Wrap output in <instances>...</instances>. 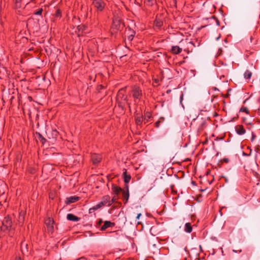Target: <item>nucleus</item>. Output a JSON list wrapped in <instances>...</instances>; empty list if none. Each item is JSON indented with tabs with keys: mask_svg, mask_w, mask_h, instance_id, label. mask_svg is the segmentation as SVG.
I'll use <instances>...</instances> for the list:
<instances>
[{
	"mask_svg": "<svg viewBox=\"0 0 260 260\" xmlns=\"http://www.w3.org/2000/svg\"><path fill=\"white\" fill-rule=\"evenodd\" d=\"M182 99H183V94H182V95L180 97V102H181Z\"/></svg>",
	"mask_w": 260,
	"mask_h": 260,
	"instance_id": "35",
	"label": "nucleus"
},
{
	"mask_svg": "<svg viewBox=\"0 0 260 260\" xmlns=\"http://www.w3.org/2000/svg\"><path fill=\"white\" fill-rule=\"evenodd\" d=\"M141 216V213L138 214L137 217H136L137 219H139Z\"/></svg>",
	"mask_w": 260,
	"mask_h": 260,
	"instance_id": "34",
	"label": "nucleus"
},
{
	"mask_svg": "<svg viewBox=\"0 0 260 260\" xmlns=\"http://www.w3.org/2000/svg\"><path fill=\"white\" fill-rule=\"evenodd\" d=\"M21 250L23 254H25L28 252L27 244L25 242H23L21 245Z\"/></svg>",
	"mask_w": 260,
	"mask_h": 260,
	"instance_id": "15",
	"label": "nucleus"
},
{
	"mask_svg": "<svg viewBox=\"0 0 260 260\" xmlns=\"http://www.w3.org/2000/svg\"><path fill=\"white\" fill-rule=\"evenodd\" d=\"M14 260H22L20 256H16Z\"/></svg>",
	"mask_w": 260,
	"mask_h": 260,
	"instance_id": "33",
	"label": "nucleus"
},
{
	"mask_svg": "<svg viewBox=\"0 0 260 260\" xmlns=\"http://www.w3.org/2000/svg\"><path fill=\"white\" fill-rule=\"evenodd\" d=\"M45 224L47 227L48 231L52 233L54 230L53 220L50 218H48L45 221Z\"/></svg>",
	"mask_w": 260,
	"mask_h": 260,
	"instance_id": "7",
	"label": "nucleus"
},
{
	"mask_svg": "<svg viewBox=\"0 0 260 260\" xmlns=\"http://www.w3.org/2000/svg\"><path fill=\"white\" fill-rule=\"evenodd\" d=\"M132 92L135 104H138L141 101L143 97L142 90L138 86H134L133 88Z\"/></svg>",
	"mask_w": 260,
	"mask_h": 260,
	"instance_id": "1",
	"label": "nucleus"
},
{
	"mask_svg": "<svg viewBox=\"0 0 260 260\" xmlns=\"http://www.w3.org/2000/svg\"><path fill=\"white\" fill-rule=\"evenodd\" d=\"M100 202L103 204L104 206H110L112 204V202L111 201V198L108 195H106L103 197Z\"/></svg>",
	"mask_w": 260,
	"mask_h": 260,
	"instance_id": "5",
	"label": "nucleus"
},
{
	"mask_svg": "<svg viewBox=\"0 0 260 260\" xmlns=\"http://www.w3.org/2000/svg\"><path fill=\"white\" fill-rule=\"evenodd\" d=\"M112 190L115 194H118L120 192L122 191V189L117 186H113L112 187Z\"/></svg>",
	"mask_w": 260,
	"mask_h": 260,
	"instance_id": "19",
	"label": "nucleus"
},
{
	"mask_svg": "<svg viewBox=\"0 0 260 260\" xmlns=\"http://www.w3.org/2000/svg\"><path fill=\"white\" fill-rule=\"evenodd\" d=\"M151 117V114L149 112H146L145 113L144 117H143L144 120L146 122L148 121L149 119Z\"/></svg>",
	"mask_w": 260,
	"mask_h": 260,
	"instance_id": "22",
	"label": "nucleus"
},
{
	"mask_svg": "<svg viewBox=\"0 0 260 260\" xmlns=\"http://www.w3.org/2000/svg\"><path fill=\"white\" fill-rule=\"evenodd\" d=\"M42 13V9H40L39 11H38L37 12H36L35 13V14L36 15H41Z\"/></svg>",
	"mask_w": 260,
	"mask_h": 260,
	"instance_id": "29",
	"label": "nucleus"
},
{
	"mask_svg": "<svg viewBox=\"0 0 260 260\" xmlns=\"http://www.w3.org/2000/svg\"><path fill=\"white\" fill-rule=\"evenodd\" d=\"M241 251H242V250H239V252H241Z\"/></svg>",
	"mask_w": 260,
	"mask_h": 260,
	"instance_id": "38",
	"label": "nucleus"
},
{
	"mask_svg": "<svg viewBox=\"0 0 260 260\" xmlns=\"http://www.w3.org/2000/svg\"><path fill=\"white\" fill-rule=\"evenodd\" d=\"M53 135L55 136V137H56L58 135V132L56 130L53 131Z\"/></svg>",
	"mask_w": 260,
	"mask_h": 260,
	"instance_id": "31",
	"label": "nucleus"
},
{
	"mask_svg": "<svg viewBox=\"0 0 260 260\" xmlns=\"http://www.w3.org/2000/svg\"><path fill=\"white\" fill-rule=\"evenodd\" d=\"M114 225V223L111 222L109 221H105L104 224L102 226L101 230L104 231L109 227H112Z\"/></svg>",
	"mask_w": 260,
	"mask_h": 260,
	"instance_id": "10",
	"label": "nucleus"
},
{
	"mask_svg": "<svg viewBox=\"0 0 260 260\" xmlns=\"http://www.w3.org/2000/svg\"><path fill=\"white\" fill-rule=\"evenodd\" d=\"M251 75H252V73L249 70L246 71V72L244 73V78L246 79H250L251 77Z\"/></svg>",
	"mask_w": 260,
	"mask_h": 260,
	"instance_id": "21",
	"label": "nucleus"
},
{
	"mask_svg": "<svg viewBox=\"0 0 260 260\" xmlns=\"http://www.w3.org/2000/svg\"><path fill=\"white\" fill-rule=\"evenodd\" d=\"M67 218L69 220L73 221H78L80 220V218L72 214H68Z\"/></svg>",
	"mask_w": 260,
	"mask_h": 260,
	"instance_id": "14",
	"label": "nucleus"
},
{
	"mask_svg": "<svg viewBox=\"0 0 260 260\" xmlns=\"http://www.w3.org/2000/svg\"><path fill=\"white\" fill-rule=\"evenodd\" d=\"M240 112H245L246 114H248L249 113L248 109L247 107H241V108L240 109Z\"/></svg>",
	"mask_w": 260,
	"mask_h": 260,
	"instance_id": "24",
	"label": "nucleus"
},
{
	"mask_svg": "<svg viewBox=\"0 0 260 260\" xmlns=\"http://www.w3.org/2000/svg\"><path fill=\"white\" fill-rule=\"evenodd\" d=\"M145 3L148 5H152L153 4V0H144Z\"/></svg>",
	"mask_w": 260,
	"mask_h": 260,
	"instance_id": "26",
	"label": "nucleus"
},
{
	"mask_svg": "<svg viewBox=\"0 0 260 260\" xmlns=\"http://www.w3.org/2000/svg\"><path fill=\"white\" fill-rule=\"evenodd\" d=\"M24 216L25 213L23 211H21L19 213V217H18V221L19 223H23L24 221Z\"/></svg>",
	"mask_w": 260,
	"mask_h": 260,
	"instance_id": "18",
	"label": "nucleus"
},
{
	"mask_svg": "<svg viewBox=\"0 0 260 260\" xmlns=\"http://www.w3.org/2000/svg\"><path fill=\"white\" fill-rule=\"evenodd\" d=\"M93 6L99 12H102L105 6V4L103 0H92Z\"/></svg>",
	"mask_w": 260,
	"mask_h": 260,
	"instance_id": "2",
	"label": "nucleus"
},
{
	"mask_svg": "<svg viewBox=\"0 0 260 260\" xmlns=\"http://www.w3.org/2000/svg\"><path fill=\"white\" fill-rule=\"evenodd\" d=\"M192 231V228L190 223L187 222L185 224L184 231L186 233H190Z\"/></svg>",
	"mask_w": 260,
	"mask_h": 260,
	"instance_id": "17",
	"label": "nucleus"
},
{
	"mask_svg": "<svg viewBox=\"0 0 260 260\" xmlns=\"http://www.w3.org/2000/svg\"><path fill=\"white\" fill-rule=\"evenodd\" d=\"M182 50V48L178 46H173L172 47L171 52L175 54L180 53Z\"/></svg>",
	"mask_w": 260,
	"mask_h": 260,
	"instance_id": "12",
	"label": "nucleus"
},
{
	"mask_svg": "<svg viewBox=\"0 0 260 260\" xmlns=\"http://www.w3.org/2000/svg\"><path fill=\"white\" fill-rule=\"evenodd\" d=\"M104 206L103 205V204L101 203V202H100L99 203H98L95 206H93L92 207L90 208L89 209V212L90 213H92L95 210H98L99 209H100L101 208L103 207Z\"/></svg>",
	"mask_w": 260,
	"mask_h": 260,
	"instance_id": "11",
	"label": "nucleus"
},
{
	"mask_svg": "<svg viewBox=\"0 0 260 260\" xmlns=\"http://www.w3.org/2000/svg\"><path fill=\"white\" fill-rule=\"evenodd\" d=\"M134 36V35H129L127 38L128 40L129 41H131L133 39Z\"/></svg>",
	"mask_w": 260,
	"mask_h": 260,
	"instance_id": "28",
	"label": "nucleus"
},
{
	"mask_svg": "<svg viewBox=\"0 0 260 260\" xmlns=\"http://www.w3.org/2000/svg\"><path fill=\"white\" fill-rule=\"evenodd\" d=\"M122 198L124 201V203L126 204L129 199V190L127 185H126L125 188L122 190Z\"/></svg>",
	"mask_w": 260,
	"mask_h": 260,
	"instance_id": "6",
	"label": "nucleus"
},
{
	"mask_svg": "<svg viewBox=\"0 0 260 260\" xmlns=\"http://www.w3.org/2000/svg\"><path fill=\"white\" fill-rule=\"evenodd\" d=\"M256 136L255 135H254V134L253 133H252V137H251V142H253L254 140V139L255 138Z\"/></svg>",
	"mask_w": 260,
	"mask_h": 260,
	"instance_id": "30",
	"label": "nucleus"
},
{
	"mask_svg": "<svg viewBox=\"0 0 260 260\" xmlns=\"http://www.w3.org/2000/svg\"><path fill=\"white\" fill-rule=\"evenodd\" d=\"M20 1L21 0H15L16 7L20 8L21 7Z\"/></svg>",
	"mask_w": 260,
	"mask_h": 260,
	"instance_id": "25",
	"label": "nucleus"
},
{
	"mask_svg": "<svg viewBox=\"0 0 260 260\" xmlns=\"http://www.w3.org/2000/svg\"><path fill=\"white\" fill-rule=\"evenodd\" d=\"M123 177L124 179V181L126 184L128 183L131 179V176L130 174H127L126 170L123 173Z\"/></svg>",
	"mask_w": 260,
	"mask_h": 260,
	"instance_id": "13",
	"label": "nucleus"
},
{
	"mask_svg": "<svg viewBox=\"0 0 260 260\" xmlns=\"http://www.w3.org/2000/svg\"><path fill=\"white\" fill-rule=\"evenodd\" d=\"M12 225V222L11 218L9 217H6L3 221L2 229L3 230H10Z\"/></svg>",
	"mask_w": 260,
	"mask_h": 260,
	"instance_id": "3",
	"label": "nucleus"
},
{
	"mask_svg": "<svg viewBox=\"0 0 260 260\" xmlns=\"http://www.w3.org/2000/svg\"><path fill=\"white\" fill-rule=\"evenodd\" d=\"M55 15L57 17H60L61 16V11L60 10L58 9L55 13Z\"/></svg>",
	"mask_w": 260,
	"mask_h": 260,
	"instance_id": "27",
	"label": "nucleus"
},
{
	"mask_svg": "<svg viewBox=\"0 0 260 260\" xmlns=\"http://www.w3.org/2000/svg\"><path fill=\"white\" fill-rule=\"evenodd\" d=\"M233 251L236 252L237 251L235 250H233Z\"/></svg>",
	"mask_w": 260,
	"mask_h": 260,
	"instance_id": "37",
	"label": "nucleus"
},
{
	"mask_svg": "<svg viewBox=\"0 0 260 260\" xmlns=\"http://www.w3.org/2000/svg\"><path fill=\"white\" fill-rule=\"evenodd\" d=\"M120 21L117 19H114L113 21V24H112V27L115 28L117 29H118L119 27H120Z\"/></svg>",
	"mask_w": 260,
	"mask_h": 260,
	"instance_id": "16",
	"label": "nucleus"
},
{
	"mask_svg": "<svg viewBox=\"0 0 260 260\" xmlns=\"http://www.w3.org/2000/svg\"><path fill=\"white\" fill-rule=\"evenodd\" d=\"M185 45L183 46V50L188 54L192 52L193 48L194 47V45L191 42L185 41Z\"/></svg>",
	"mask_w": 260,
	"mask_h": 260,
	"instance_id": "4",
	"label": "nucleus"
},
{
	"mask_svg": "<svg viewBox=\"0 0 260 260\" xmlns=\"http://www.w3.org/2000/svg\"><path fill=\"white\" fill-rule=\"evenodd\" d=\"M111 201L112 202V204L115 202L116 201V198H115V197H113V198L112 199H111Z\"/></svg>",
	"mask_w": 260,
	"mask_h": 260,
	"instance_id": "32",
	"label": "nucleus"
},
{
	"mask_svg": "<svg viewBox=\"0 0 260 260\" xmlns=\"http://www.w3.org/2000/svg\"><path fill=\"white\" fill-rule=\"evenodd\" d=\"M236 133L239 135H242L245 134L246 131L242 125H237L235 127Z\"/></svg>",
	"mask_w": 260,
	"mask_h": 260,
	"instance_id": "9",
	"label": "nucleus"
},
{
	"mask_svg": "<svg viewBox=\"0 0 260 260\" xmlns=\"http://www.w3.org/2000/svg\"><path fill=\"white\" fill-rule=\"evenodd\" d=\"M91 159L93 164L96 165L101 161L102 157L100 154L94 153L91 155Z\"/></svg>",
	"mask_w": 260,
	"mask_h": 260,
	"instance_id": "8",
	"label": "nucleus"
},
{
	"mask_svg": "<svg viewBox=\"0 0 260 260\" xmlns=\"http://www.w3.org/2000/svg\"><path fill=\"white\" fill-rule=\"evenodd\" d=\"M143 120V117L141 116H138L136 119V122L137 124H141Z\"/></svg>",
	"mask_w": 260,
	"mask_h": 260,
	"instance_id": "23",
	"label": "nucleus"
},
{
	"mask_svg": "<svg viewBox=\"0 0 260 260\" xmlns=\"http://www.w3.org/2000/svg\"><path fill=\"white\" fill-rule=\"evenodd\" d=\"M120 94H121V91H119L118 93V96L120 95Z\"/></svg>",
	"mask_w": 260,
	"mask_h": 260,
	"instance_id": "36",
	"label": "nucleus"
},
{
	"mask_svg": "<svg viewBox=\"0 0 260 260\" xmlns=\"http://www.w3.org/2000/svg\"><path fill=\"white\" fill-rule=\"evenodd\" d=\"M79 199L78 197H71L67 198V203H72L77 201Z\"/></svg>",
	"mask_w": 260,
	"mask_h": 260,
	"instance_id": "20",
	"label": "nucleus"
}]
</instances>
